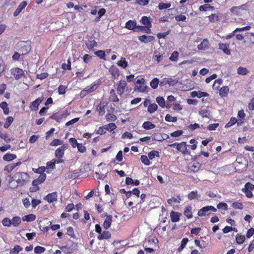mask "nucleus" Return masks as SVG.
I'll use <instances>...</instances> for the list:
<instances>
[{"label":"nucleus","mask_w":254,"mask_h":254,"mask_svg":"<svg viewBox=\"0 0 254 254\" xmlns=\"http://www.w3.org/2000/svg\"><path fill=\"white\" fill-rule=\"evenodd\" d=\"M18 186H22L29 181V177L27 173L24 172H17L13 176Z\"/></svg>","instance_id":"obj_1"},{"label":"nucleus","mask_w":254,"mask_h":254,"mask_svg":"<svg viewBox=\"0 0 254 254\" xmlns=\"http://www.w3.org/2000/svg\"><path fill=\"white\" fill-rule=\"evenodd\" d=\"M18 50L22 53V55H26L31 50L30 42L20 41L17 44Z\"/></svg>","instance_id":"obj_2"},{"label":"nucleus","mask_w":254,"mask_h":254,"mask_svg":"<svg viewBox=\"0 0 254 254\" xmlns=\"http://www.w3.org/2000/svg\"><path fill=\"white\" fill-rule=\"evenodd\" d=\"M240 159H237L235 163V169L238 172H242L247 169V164L246 160L244 159V162L239 161Z\"/></svg>","instance_id":"obj_3"},{"label":"nucleus","mask_w":254,"mask_h":254,"mask_svg":"<svg viewBox=\"0 0 254 254\" xmlns=\"http://www.w3.org/2000/svg\"><path fill=\"white\" fill-rule=\"evenodd\" d=\"M52 224L51 221H49L47 218H45L39 222L40 229L43 231H48L49 229V226Z\"/></svg>","instance_id":"obj_4"},{"label":"nucleus","mask_w":254,"mask_h":254,"mask_svg":"<svg viewBox=\"0 0 254 254\" xmlns=\"http://www.w3.org/2000/svg\"><path fill=\"white\" fill-rule=\"evenodd\" d=\"M141 22L142 23L146 26L147 28L146 33L148 34H150L151 32V30L150 28L151 27V24L149 18L145 16H143L141 18Z\"/></svg>","instance_id":"obj_5"},{"label":"nucleus","mask_w":254,"mask_h":254,"mask_svg":"<svg viewBox=\"0 0 254 254\" xmlns=\"http://www.w3.org/2000/svg\"><path fill=\"white\" fill-rule=\"evenodd\" d=\"M43 100V97H39L37 99H36L35 101H34L31 103L30 105V109L32 111H37L38 109L39 105L42 102Z\"/></svg>","instance_id":"obj_6"},{"label":"nucleus","mask_w":254,"mask_h":254,"mask_svg":"<svg viewBox=\"0 0 254 254\" xmlns=\"http://www.w3.org/2000/svg\"><path fill=\"white\" fill-rule=\"evenodd\" d=\"M11 72L14 76L15 79H19L21 76L24 74L23 71L18 67L11 69Z\"/></svg>","instance_id":"obj_7"},{"label":"nucleus","mask_w":254,"mask_h":254,"mask_svg":"<svg viewBox=\"0 0 254 254\" xmlns=\"http://www.w3.org/2000/svg\"><path fill=\"white\" fill-rule=\"evenodd\" d=\"M136 22L133 20H129L126 24V28L132 30L135 32H138L137 26L136 25Z\"/></svg>","instance_id":"obj_8"},{"label":"nucleus","mask_w":254,"mask_h":254,"mask_svg":"<svg viewBox=\"0 0 254 254\" xmlns=\"http://www.w3.org/2000/svg\"><path fill=\"white\" fill-rule=\"evenodd\" d=\"M177 150L184 154H190L187 148V144L185 142H182L178 145Z\"/></svg>","instance_id":"obj_9"},{"label":"nucleus","mask_w":254,"mask_h":254,"mask_svg":"<svg viewBox=\"0 0 254 254\" xmlns=\"http://www.w3.org/2000/svg\"><path fill=\"white\" fill-rule=\"evenodd\" d=\"M253 185L250 183H246L245 186V193L246 194V195L249 198H251L253 196V194L251 190L253 189Z\"/></svg>","instance_id":"obj_10"},{"label":"nucleus","mask_w":254,"mask_h":254,"mask_svg":"<svg viewBox=\"0 0 254 254\" xmlns=\"http://www.w3.org/2000/svg\"><path fill=\"white\" fill-rule=\"evenodd\" d=\"M44 199L50 203H52L55 201H56L57 200V192H54L51 193H49L44 197Z\"/></svg>","instance_id":"obj_11"},{"label":"nucleus","mask_w":254,"mask_h":254,"mask_svg":"<svg viewBox=\"0 0 254 254\" xmlns=\"http://www.w3.org/2000/svg\"><path fill=\"white\" fill-rule=\"evenodd\" d=\"M155 38L153 36H146L145 35L138 37V40L141 42L148 43L154 40Z\"/></svg>","instance_id":"obj_12"},{"label":"nucleus","mask_w":254,"mask_h":254,"mask_svg":"<svg viewBox=\"0 0 254 254\" xmlns=\"http://www.w3.org/2000/svg\"><path fill=\"white\" fill-rule=\"evenodd\" d=\"M127 85V83L126 81L121 80L120 81L119 84L118 85L117 88V91L119 94H122L124 92Z\"/></svg>","instance_id":"obj_13"},{"label":"nucleus","mask_w":254,"mask_h":254,"mask_svg":"<svg viewBox=\"0 0 254 254\" xmlns=\"http://www.w3.org/2000/svg\"><path fill=\"white\" fill-rule=\"evenodd\" d=\"M66 146L65 145H63L59 148H58L55 151V156L57 158H62L64 156V151L65 149Z\"/></svg>","instance_id":"obj_14"},{"label":"nucleus","mask_w":254,"mask_h":254,"mask_svg":"<svg viewBox=\"0 0 254 254\" xmlns=\"http://www.w3.org/2000/svg\"><path fill=\"white\" fill-rule=\"evenodd\" d=\"M209 42L207 39H204L203 41L197 46L198 50H204L209 48Z\"/></svg>","instance_id":"obj_15"},{"label":"nucleus","mask_w":254,"mask_h":254,"mask_svg":"<svg viewBox=\"0 0 254 254\" xmlns=\"http://www.w3.org/2000/svg\"><path fill=\"white\" fill-rule=\"evenodd\" d=\"M27 3L26 1H22L18 6L17 9L14 11L13 15L14 16H17L19 13L26 7Z\"/></svg>","instance_id":"obj_16"},{"label":"nucleus","mask_w":254,"mask_h":254,"mask_svg":"<svg viewBox=\"0 0 254 254\" xmlns=\"http://www.w3.org/2000/svg\"><path fill=\"white\" fill-rule=\"evenodd\" d=\"M188 198L190 200L197 199L200 200L201 198L200 195L198 194L197 190L192 191L191 192L188 194Z\"/></svg>","instance_id":"obj_17"},{"label":"nucleus","mask_w":254,"mask_h":254,"mask_svg":"<svg viewBox=\"0 0 254 254\" xmlns=\"http://www.w3.org/2000/svg\"><path fill=\"white\" fill-rule=\"evenodd\" d=\"M181 214L179 212H174L172 211L170 213V217L172 222H177L180 220V217Z\"/></svg>","instance_id":"obj_18"},{"label":"nucleus","mask_w":254,"mask_h":254,"mask_svg":"<svg viewBox=\"0 0 254 254\" xmlns=\"http://www.w3.org/2000/svg\"><path fill=\"white\" fill-rule=\"evenodd\" d=\"M112 218L113 217L111 215L107 216L103 223V226L105 229H108L111 226Z\"/></svg>","instance_id":"obj_19"},{"label":"nucleus","mask_w":254,"mask_h":254,"mask_svg":"<svg viewBox=\"0 0 254 254\" xmlns=\"http://www.w3.org/2000/svg\"><path fill=\"white\" fill-rule=\"evenodd\" d=\"M210 213V211L208 206H204L200 209L198 212V215L199 216H203L208 215Z\"/></svg>","instance_id":"obj_20"},{"label":"nucleus","mask_w":254,"mask_h":254,"mask_svg":"<svg viewBox=\"0 0 254 254\" xmlns=\"http://www.w3.org/2000/svg\"><path fill=\"white\" fill-rule=\"evenodd\" d=\"M219 48L223 51V52L227 55H230L231 54L230 49L228 48V46H227L225 44L219 43Z\"/></svg>","instance_id":"obj_21"},{"label":"nucleus","mask_w":254,"mask_h":254,"mask_svg":"<svg viewBox=\"0 0 254 254\" xmlns=\"http://www.w3.org/2000/svg\"><path fill=\"white\" fill-rule=\"evenodd\" d=\"M214 9V7L208 4H205L202 5H201L199 7V10L200 11H207L210 10H213Z\"/></svg>","instance_id":"obj_22"},{"label":"nucleus","mask_w":254,"mask_h":254,"mask_svg":"<svg viewBox=\"0 0 254 254\" xmlns=\"http://www.w3.org/2000/svg\"><path fill=\"white\" fill-rule=\"evenodd\" d=\"M229 88L228 86H224L221 88L219 90V95L221 97H226L229 92Z\"/></svg>","instance_id":"obj_23"},{"label":"nucleus","mask_w":254,"mask_h":254,"mask_svg":"<svg viewBox=\"0 0 254 254\" xmlns=\"http://www.w3.org/2000/svg\"><path fill=\"white\" fill-rule=\"evenodd\" d=\"M16 158L15 154L6 153L3 156V159L6 161H10Z\"/></svg>","instance_id":"obj_24"},{"label":"nucleus","mask_w":254,"mask_h":254,"mask_svg":"<svg viewBox=\"0 0 254 254\" xmlns=\"http://www.w3.org/2000/svg\"><path fill=\"white\" fill-rule=\"evenodd\" d=\"M142 127L145 129H151L155 127V125L150 122L146 121L144 122Z\"/></svg>","instance_id":"obj_25"},{"label":"nucleus","mask_w":254,"mask_h":254,"mask_svg":"<svg viewBox=\"0 0 254 254\" xmlns=\"http://www.w3.org/2000/svg\"><path fill=\"white\" fill-rule=\"evenodd\" d=\"M0 107L2 109L3 113L5 115H8L9 113V108L8 107V104L6 102H2L0 104Z\"/></svg>","instance_id":"obj_26"},{"label":"nucleus","mask_w":254,"mask_h":254,"mask_svg":"<svg viewBox=\"0 0 254 254\" xmlns=\"http://www.w3.org/2000/svg\"><path fill=\"white\" fill-rule=\"evenodd\" d=\"M97 88L96 84H94L90 87H87L85 89L81 91V94L85 95L86 92L90 93L95 90Z\"/></svg>","instance_id":"obj_27"},{"label":"nucleus","mask_w":254,"mask_h":254,"mask_svg":"<svg viewBox=\"0 0 254 254\" xmlns=\"http://www.w3.org/2000/svg\"><path fill=\"white\" fill-rule=\"evenodd\" d=\"M109 71L111 74L114 77L119 75V70L118 68L115 66L112 65L110 67Z\"/></svg>","instance_id":"obj_28"},{"label":"nucleus","mask_w":254,"mask_h":254,"mask_svg":"<svg viewBox=\"0 0 254 254\" xmlns=\"http://www.w3.org/2000/svg\"><path fill=\"white\" fill-rule=\"evenodd\" d=\"M184 215L188 218H191L192 217L191 213V207L190 206H187L186 207L184 211Z\"/></svg>","instance_id":"obj_29"},{"label":"nucleus","mask_w":254,"mask_h":254,"mask_svg":"<svg viewBox=\"0 0 254 254\" xmlns=\"http://www.w3.org/2000/svg\"><path fill=\"white\" fill-rule=\"evenodd\" d=\"M36 219V216L34 214H31L25 215L22 217V220L24 221H32Z\"/></svg>","instance_id":"obj_30"},{"label":"nucleus","mask_w":254,"mask_h":254,"mask_svg":"<svg viewBox=\"0 0 254 254\" xmlns=\"http://www.w3.org/2000/svg\"><path fill=\"white\" fill-rule=\"evenodd\" d=\"M12 222V225L14 227L18 226L21 223V218L19 216H15L13 217L12 220H11Z\"/></svg>","instance_id":"obj_31"},{"label":"nucleus","mask_w":254,"mask_h":254,"mask_svg":"<svg viewBox=\"0 0 254 254\" xmlns=\"http://www.w3.org/2000/svg\"><path fill=\"white\" fill-rule=\"evenodd\" d=\"M110 98L111 99V101L113 102H117L119 101V99L116 95L115 90L114 89H112L110 91Z\"/></svg>","instance_id":"obj_32"},{"label":"nucleus","mask_w":254,"mask_h":254,"mask_svg":"<svg viewBox=\"0 0 254 254\" xmlns=\"http://www.w3.org/2000/svg\"><path fill=\"white\" fill-rule=\"evenodd\" d=\"M189 239L187 238H185L182 240L181 246L178 248L177 250L178 252H181L184 249Z\"/></svg>","instance_id":"obj_33"},{"label":"nucleus","mask_w":254,"mask_h":254,"mask_svg":"<svg viewBox=\"0 0 254 254\" xmlns=\"http://www.w3.org/2000/svg\"><path fill=\"white\" fill-rule=\"evenodd\" d=\"M158 109V106L157 104L153 103L151 104L148 106L147 111L150 114H152L155 112Z\"/></svg>","instance_id":"obj_34"},{"label":"nucleus","mask_w":254,"mask_h":254,"mask_svg":"<svg viewBox=\"0 0 254 254\" xmlns=\"http://www.w3.org/2000/svg\"><path fill=\"white\" fill-rule=\"evenodd\" d=\"M23 250V248L19 245L15 246L13 249L10 250V254H18V253Z\"/></svg>","instance_id":"obj_35"},{"label":"nucleus","mask_w":254,"mask_h":254,"mask_svg":"<svg viewBox=\"0 0 254 254\" xmlns=\"http://www.w3.org/2000/svg\"><path fill=\"white\" fill-rule=\"evenodd\" d=\"M148 155L149 159L150 160H153L155 158V157H159L160 156L159 152L158 151L156 150H153L150 151L148 153Z\"/></svg>","instance_id":"obj_36"},{"label":"nucleus","mask_w":254,"mask_h":254,"mask_svg":"<svg viewBox=\"0 0 254 254\" xmlns=\"http://www.w3.org/2000/svg\"><path fill=\"white\" fill-rule=\"evenodd\" d=\"M199 114L203 117V118H209L211 116L210 112L206 109H203L199 111Z\"/></svg>","instance_id":"obj_37"},{"label":"nucleus","mask_w":254,"mask_h":254,"mask_svg":"<svg viewBox=\"0 0 254 254\" xmlns=\"http://www.w3.org/2000/svg\"><path fill=\"white\" fill-rule=\"evenodd\" d=\"M117 64L119 66H121L123 68H126L127 66V62L124 58H122L121 60L118 61Z\"/></svg>","instance_id":"obj_38"},{"label":"nucleus","mask_w":254,"mask_h":254,"mask_svg":"<svg viewBox=\"0 0 254 254\" xmlns=\"http://www.w3.org/2000/svg\"><path fill=\"white\" fill-rule=\"evenodd\" d=\"M156 101L157 103L159 104V105L162 107L164 108L165 106V101L163 97L159 96L156 98Z\"/></svg>","instance_id":"obj_39"},{"label":"nucleus","mask_w":254,"mask_h":254,"mask_svg":"<svg viewBox=\"0 0 254 254\" xmlns=\"http://www.w3.org/2000/svg\"><path fill=\"white\" fill-rule=\"evenodd\" d=\"M117 127V126L114 123H110L104 126V128L106 130L112 131Z\"/></svg>","instance_id":"obj_40"},{"label":"nucleus","mask_w":254,"mask_h":254,"mask_svg":"<svg viewBox=\"0 0 254 254\" xmlns=\"http://www.w3.org/2000/svg\"><path fill=\"white\" fill-rule=\"evenodd\" d=\"M159 83V79L157 78H154L150 82V86L153 89H155L157 88Z\"/></svg>","instance_id":"obj_41"},{"label":"nucleus","mask_w":254,"mask_h":254,"mask_svg":"<svg viewBox=\"0 0 254 254\" xmlns=\"http://www.w3.org/2000/svg\"><path fill=\"white\" fill-rule=\"evenodd\" d=\"M246 117V114L244 113L243 110H240L238 113V117L240 119V122H241V124H243L244 123V120Z\"/></svg>","instance_id":"obj_42"},{"label":"nucleus","mask_w":254,"mask_h":254,"mask_svg":"<svg viewBox=\"0 0 254 254\" xmlns=\"http://www.w3.org/2000/svg\"><path fill=\"white\" fill-rule=\"evenodd\" d=\"M248 72V69L246 67L240 66L237 69V73L239 74L245 75Z\"/></svg>","instance_id":"obj_43"},{"label":"nucleus","mask_w":254,"mask_h":254,"mask_svg":"<svg viewBox=\"0 0 254 254\" xmlns=\"http://www.w3.org/2000/svg\"><path fill=\"white\" fill-rule=\"evenodd\" d=\"M13 118L12 117H8L6 118V122L4 125V127L5 128H7L9 127L11 123L13 122Z\"/></svg>","instance_id":"obj_44"},{"label":"nucleus","mask_w":254,"mask_h":254,"mask_svg":"<svg viewBox=\"0 0 254 254\" xmlns=\"http://www.w3.org/2000/svg\"><path fill=\"white\" fill-rule=\"evenodd\" d=\"M140 159L141 162L145 165H149L150 161L146 155H143L141 156Z\"/></svg>","instance_id":"obj_45"},{"label":"nucleus","mask_w":254,"mask_h":254,"mask_svg":"<svg viewBox=\"0 0 254 254\" xmlns=\"http://www.w3.org/2000/svg\"><path fill=\"white\" fill-rule=\"evenodd\" d=\"M236 240L237 243L242 244L245 241V236L244 235H240L239 234H238L236 236Z\"/></svg>","instance_id":"obj_46"},{"label":"nucleus","mask_w":254,"mask_h":254,"mask_svg":"<svg viewBox=\"0 0 254 254\" xmlns=\"http://www.w3.org/2000/svg\"><path fill=\"white\" fill-rule=\"evenodd\" d=\"M67 234L70 236L71 238L76 239V237L74 234V231L72 227H68L67 228Z\"/></svg>","instance_id":"obj_47"},{"label":"nucleus","mask_w":254,"mask_h":254,"mask_svg":"<svg viewBox=\"0 0 254 254\" xmlns=\"http://www.w3.org/2000/svg\"><path fill=\"white\" fill-rule=\"evenodd\" d=\"M46 250L45 248L41 246H37L34 249V252L36 254H41L44 252Z\"/></svg>","instance_id":"obj_48"},{"label":"nucleus","mask_w":254,"mask_h":254,"mask_svg":"<svg viewBox=\"0 0 254 254\" xmlns=\"http://www.w3.org/2000/svg\"><path fill=\"white\" fill-rule=\"evenodd\" d=\"M2 223L4 226L9 227L12 225L11 220L8 218H4L2 220Z\"/></svg>","instance_id":"obj_49"},{"label":"nucleus","mask_w":254,"mask_h":254,"mask_svg":"<svg viewBox=\"0 0 254 254\" xmlns=\"http://www.w3.org/2000/svg\"><path fill=\"white\" fill-rule=\"evenodd\" d=\"M17 166V164H11L8 165H7L4 168V170L6 171L8 173H10L11 172L15 167Z\"/></svg>","instance_id":"obj_50"},{"label":"nucleus","mask_w":254,"mask_h":254,"mask_svg":"<svg viewBox=\"0 0 254 254\" xmlns=\"http://www.w3.org/2000/svg\"><path fill=\"white\" fill-rule=\"evenodd\" d=\"M63 143V141L60 140L59 139H55L53 140L50 144V145L52 146H57L58 145H61Z\"/></svg>","instance_id":"obj_51"},{"label":"nucleus","mask_w":254,"mask_h":254,"mask_svg":"<svg viewBox=\"0 0 254 254\" xmlns=\"http://www.w3.org/2000/svg\"><path fill=\"white\" fill-rule=\"evenodd\" d=\"M170 6L171 4L170 3H160L158 5V8L160 10L167 9Z\"/></svg>","instance_id":"obj_52"},{"label":"nucleus","mask_w":254,"mask_h":254,"mask_svg":"<svg viewBox=\"0 0 254 254\" xmlns=\"http://www.w3.org/2000/svg\"><path fill=\"white\" fill-rule=\"evenodd\" d=\"M165 120L167 122H176L177 121V118L176 117H172L169 114H167L165 117Z\"/></svg>","instance_id":"obj_53"},{"label":"nucleus","mask_w":254,"mask_h":254,"mask_svg":"<svg viewBox=\"0 0 254 254\" xmlns=\"http://www.w3.org/2000/svg\"><path fill=\"white\" fill-rule=\"evenodd\" d=\"M97 110L99 112V115L100 116H102L105 114V111L104 109V106L99 105L97 107Z\"/></svg>","instance_id":"obj_54"},{"label":"nucleus","mask_w":254,"mask_h":254,"mask_svg":"<svg viewBox=\"0 0 254 254\" xmlns=\"http://www.w3.org/2000/svg\"><path fill=\"white\" fill-rule=\"evenodd\" d=\"M179 57V53L177 51H174L171 54L169 59L172 61H176Z\"/></svg>","instance_id":"obj_55"},{"label":"nucleus","mask_w":254,"mask_h":254,"mask_svg":"<svg viewBox=\"0 0 254 254\" xmlns=\"http://www.w3.org/2000/svg\"><path fill=\"white\" fill-rule=\"evenodd\" d=\"M210 22H214L219 20V17L215 14H212L208 16Z\"/></svg>","instance_id":"obj_56"},{"label":"nucleus","mask_w":254,"mask_h":254,"mask_svg":"<svg viewBox=\"0 0 254 254\" xmlns=\"http://www.w3.org/2000/svg\"><path fill=\"white\" fill-rule=\"evenodd\" d=\"M223 81L222 79H218L214 81L213 85V88L214 89H218L220 85L222 83Z\"/></svg>","instance_id":"obj_57"},{"label":"nucleus","mask_w":254,"mask_h":254,"mask_svg":"<svg viewBox=\"0 0 254 254\" xmlns=\"http://www.w3.org/2000/svg\"><path fill=\"white\" fill-rule=\"evenodd\" d=\"M237 122V120L234 117H232L230 121L225 125V127H230L234 125Z\"/></svg>","instance_id":"obj_58"},{"label":"nucleus","mask_w":254,"mask_h":254,"mask_svg":"<svg viewBox=\"0 0 254 254\" xmlns=\"http://www.w3.org/2000/svg\"><path fill=\"white\" fill-rule=\"evenodd\" d=\"M158 53V52H154V55L153 56V58L154 59H156L157 63H159L162 60H163V55H157V54Z\"/></svg>","instance_id":"obj_59"},{"label":"nucleus","mask_w":254,"mask_h":254,"mask_svg":"<svg viewBox=\"0 0 254 254\" xmlns=\"http://www.w3.org/2000/svg\"><path fill=\"white\" fill-rule=\"evenodd\" d=\"M178 198H179V200L176 198L172 197L168 199L167 202L170 204H171L173 202L179 203L181 200V199L180 198L179 196H178Z\"/></svg>","instance_id":"obj_60"},{"label":"nucleus","mask_w":254,"mask_h":254,"mask_svg":"<svg viewBox=\"0 0 254 254\" xmlns=\"http://www.w3.org/2000/svg\"><path fill=\"white\" fill-rule=\"evenodd\" d=\"M61 249L63 251V252L67 254H71L72 252L71 249L67 247L66 246L62 247Z\"/></svg>","instance_id":"obj_61"},{"label":"nucleus","mask_w":254,"mask_h":254,"mask_svg":"<svg viewBox=\"0 0 254 254\" xmlns=\"http://www.w3.org/2000/svg\"><path fill=\"white\" fill-rule=\"evenodd\" d=\"M95 54L100 59H104L105 57V53L104 51L99 50L95 52Z\"/></svg>","instance_id":"obj_62"},{"label":"nucleus","mask_w":254,"mask_h":254,"mask_svg":"<svg viewBox=\"0 0 254 254\" xmlns=\"http://www.w3.org/2000/svg\"><path fill=\"white\" fill-rule=\"evenodd\" d=\"M137 89L139 92H144L147 88V86L145 85H136Z\"/></svg>","instance_id":"obj_63"},{"label":"nucleus","mask_w":254,"mask_h":254,"mask_svg":"<svg viewBox=\"0 0 254 254\" xmlns=\"http://www.w3.org/2000/svg\"><path fill=\"white\" fill-rule=\"evenodd\" d=\"M217 207L218 209H222L223 210H226L227 209L228 205H227V203H226L221 202V203H219L217 204Z\"/></svg>","instance_id":"obj_64"}]
</instances>
